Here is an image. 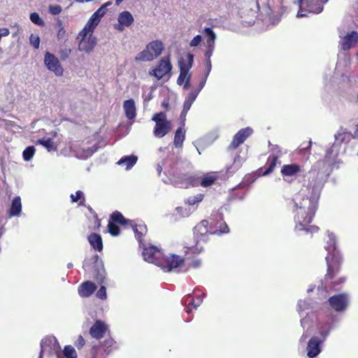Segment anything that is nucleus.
Masks as SVG:
<instances>
[{"instance_id": "1", "label": "nucleus", "mask_w": 358, "mask_h": 358, "mask_svg": "<svg viewBox=\"0 0 358 358\" xmlns=\"http://www.w3.org/2000/svg\"><path fill=\"white\" fill-rule=\"evenodd\" d=\"M321 180H307L295 194L292 201L294 203L295 228L311 234L317 233L320 228L310 225L315 215L319 206V199L323 188Z\"/></svg>"}, {"instance_id": "2", "label": "nucleus", "mask_w": 358, "mask_h": 358, "mask_svg": "<svg viewBox=\"0 0 358 358\" xmlns=\"http://www.w3.org/2000/svg\"><path fill=\"white\" fill-rule=\"evenodd\" d=\"M184 258H181L176 255H165L160 249L158 248V267H160L164 271L169 272L173 268L183 264L184 261H189L188 266L192 268H198L201 266V260L197 258V256L203 252V248L199 245V241H197L196 245L190 241H185L184 245Z\"/></svg>"}, {"instance_id": "3", "label": "nucleus", "mask_w": 358, "mask_h": 358, "mask_svg": "<svg viewBox=\"0 0 358 358\" xmlns=\"http://www.w3.org/2000/svg\"><path fill=\"white\" fill-rule=\"evenodd\" d=\"M327 266V273L324 275V280L329 283L331 288H334L340 285L343 284L346 278L339 276L341 269L343 258L338 250L336 249L335 245H333L331 254H329L325 257Z\"/></svg>"}, {"instance_id": "4", "label": "nucleus", "mask_w": 358, "mask_h": 358, "mask_svg": "<svg viewBox=\"0 0 358 358\" xmlns=\"http://www.w3.org/2000/svg\"><path fill=\"white\" fill-rule=\"evenodd\" d=\"M117 224L123 227H131L136 239L138 241L140 244L142 243L143 236L147 230L145 225H137L133 220L126 219L120 211L115 210L110 214L108 224V232L113 236H117L120 233Z\"/></svg>"}, {"instance_id": "5", "label": "nucleus", "mask_w": 358, "mask_h": 358, "mask_svg": "<svg viewBox=\"0 0 358 358\" xmlns=\"http://www.w3.org/2000/svg\"><path fill=\"white\" fill-rule=\"evenodd\" d=\"M328 0H298V17H307L309 13L319 14L322 12L324 5Z\"/></svg>"}, {"instance_id": "6", "label": "nucleus", "mask_w": 358, "mask_h": 358, "mask_svg": "<svg viewBox=\"0 0 358 358\" xmlns=\"http://www.w3.org/2000/svg\"><path fill=\"white\" fill-rule=\"evenodd\" d=\"M194 61V55L191 53H187L186 59H182L179 61L180 74L177 80L178 85H181L184 83L185 89L189 87L190 81V75L189 71L192 68Z\"/></svg>"}, {"instance_id": "7", "label": "nucleus", "mask_w": 358, "mask_h": 358, "mask_svg": "<svg viewBox=\"0 0 358 358\" xmlns=\"http://www.w3.org/2000/svg\"><path fill=\"white\" fill-rule=\"evenodd\" d=\"M307 170L305 164H284L281 167L280 173L283 177L287 178H306L307 173L310 172Z\"/></svg>"}, {"instance_id": "8", "label": "nucleus", "mask_w": 358, "mask_h": 358, "mask_svg": "<svg viewBox=\"0 0 358 358\" xmlns=\"http://www.w3.org/2000/svg\"><path fill=\"white\" fill-rule=\"evenodd\" d=\"M210 234L221 235L229 232V228L224 221L222 216L215 215L209 219Z\"/></svg>"}, {"instance_id": "9", "label": "nucleus", "mask_w": 358, "mask_h": 358, "mask_svg": "<svg viewBox=\"0 0 358 358\" xmlns=\"http://www.w3.org/2000/svg\"><path fill=\"white\" fill-rule=\"evenodd\" d=\"M107 338L101 342L99 345H93L91 347L90 355V358H96L97 355L99 354V352L101 350V347L103 348V350L106 355L110 354L113 350L117 349L116 346V342L111 337L110 333L109 335H106Z\"/></svg>"}, {"instance_id": "10", "label": "nucleus", "mask_w": 358, "mask_h": 358, "mask_svg": "<svg viewBox=\"0 0 358 358\" xmlns=\"http://www.w3.org/2000/svg\"><path fill=\"white\" fill-rule=\"evenodd\" d=\"M110 333L109 326L101 320H96L89 329L92 338L100 341Z\"/></svg>"}, {"instance_id": "11", "label": "nucleus", "mask_w": 358, "mask_h": 358, "mask_svg": "<svg viewBox=\"0 0 358 358\" xmlns=\"http://www.w3.org/2000/svg\"><path fill=\"white\" fill-rule=\"evenodd\" d=\"M328 303L335 311L342 312L348 306L349 296L346 293L336 294L329 298Z\"/></svg>"}, {"instance_id": "12", "label": "nucleus", "mask_w": 358, "mask_h": 358, "mask_svg": "<svg viewBox=\"0 0 358 358\" xmlns=\"http://www.w3.org/2000/svg\"><path fill=\"white\" fill-rule=\"evenodd\" d=\"M44 63L47 69L53 72L57 76H62L64 69L57 57L55 55L47 52L44 56Z\"/></svg>"}, {"instance_id": "13", "label": "nucleus", "mask_w": 358, "mask_h": 358, "mask_svg": "<svg viewBox=\"0 0 358 358\" xmlns=\"http://www.w3.org/2000/svg\"><path fill=\"white\" fill-rule=\"evenodd\" d=\"M93 260L94 262L92 268L93 278L99 284L101 285L105 282L106 279V271L103 264L98 255L93 256Z\"/></svg>"}, {"instance_id": "14", "label": "nucleus", "mask_w": 358, "mask_h": 358, "mask_svg": "<svg viewBox=\"0 0 358 358\" xmlns=\"http://www.w3.org/2000/svg\"><path fill=\"white\" fill-rule=\"evenodd\" d=\"M104 15L105 10H103V8H99L96 11H95L82 29L83 35L85 36H87L88 33L92 34L96 27L100 22L101 18Z\"/></svg>"}, {"instance_id": "15", "label": "nucleus", "mask_w": 358, "mask_h": 358, "mask_svg": "<svg viewBox=\"0 0 358 358\" xmlns=\"http://www.w3.org/2000/svg\"><path fill=\"white\" fill-rule=\"evenodd\" d=\"M252 134V129L246 127L240 129L233 137L231 143L229 145L227 150H236L239 145L243 144L245 141Z\"/></svg>"}, {"instance_id": "16", "label": "nucleus", "mask_w": 358, "mask_h": 358, "mask_svg": "<svg viewBox=\"0 0 358 358\" xmlns=\"http://www.w3.org/2000/svg\"><path fill=\"white\" fill-rule=\"evenodd\" d=\"M210 234L209 221L208 220H203L194 227V241H190L192 244L196 245L197 241L201 242L202 238L206 235Z\"/></svg>"}, {"instance_id": "17", "label": "nucleus", "mask_w": 358, "mask_h": 358, "mask_svg": "<svg viewBox=\"0 0 358 358\" xmlns=\"http://www.w3.org/2000/svg\"><path fill=\"white\" fill-rule=\"evenodd\" d=\"M157 57V41L150 43L145 50L135 57L136 61H152Z\"/></svg>"}, {"instance_id": "18", "label": "nucleus", "mask_w": 358, "mask_h": 358, "mask_svg": "<svg viewBox=\"0 0 358 358\" xmlns=\"http://www.w3.org/2000/svg\"><path fill=\"white\" fill-rule=\"evenodd\" d=\"M41 350L43 352H57L60 350V346L57 338L53 336H48L43 338L40 343Z\"/></svg>"}, {"instance_id": "19", "label": "nucleus", "mask_w": 358, "mask_h": 358, "mask_svg": "<svg viewBox=\"0 0 358 358\" xmlns=\"http://www.w3.org/2000/svg\"><path fill=\"white\" fill-rule=\"evenodd\" d=\"M88 34H90L88 38H87V36H84L82 34V30L78 34V36L81 37V40L78 45V50L87 53L91 52L97 43L96 37L92 36V34L88 33Z\"/></svg>"}, {"instance_id": "20", "label": "nucleus", "mask_w": 358, "mask_h": 358, "mask_svg": "<svg viewBox=\"0 0 358 358\" xmlns=\"http://www.w3.org/2000/svg\"><path fill=\"white\" fill-rule=\"evenodd\" d=\"M171 70L169 56L162 58L158 64V80L163 78L168 80L171 76Z\"/></svg>"}, {"instance_id": "21", "label": "nucleus", "mask_w": 358, "mask_h": 358, "mask_svg": "<svg viewBox=\"0 0 358 358\" xmlns=\"http://www.w3.org/2000/svg\"><path fill=\"white\" fill-rule=\"evenodd\" d=\"M358 43V33L356 31H352L345 35L340 41L339 44L341 50L346 51L354 48Z\"/></svg>"}, {"instance_id": "22", "label": "nucleus", "mask_w": 358, "mask_h": 358, "mask_svg": "<svg viewBox=\"0 0 358 358\" xmlns=\"http://www.w3.org/2000/svg\"><path fill=\"white\" fill-rule=\"evenodd\" d=\"M322 341L323 340H320L316 336H313L309 340L306 348L307 356L309 358H314L320 353Z\"/></svg>"}, {"instance_id": "23", "label": "nucleus", "mask_w": 358, "mask_h": 358, "mask_svg": "<svg viewBox=\"0 0 358 358\" xmlns=\"http://www.w3.org/2000/svg\"><path fill=\"white\" fill-rule=\"evenodd\" d=\"M97 286L92 281L87 280L81 283L78 288V292L81 298L90 297L96 290Z\"/></svg>"}, {"instance_id": "24", "label": "nucleus", "mask_w": 358, "mask_h": 358, "mask_svg": "<svg viewBox=\"0 0 358 358\" xmlns=\"http://www.w3.org/2000/svg\"><path fill=\"white\" fill-rule=\"evenodd\" d=\"M134 21L133 15L129 11H123L118 16V30L123 31L124 27H129Z\"/></svg>"}, {"instance_id": "25", "label": "nucleus", "mask_w": 358, "mask_h": 358, "mask_svg": "<svg viewBox=\"0 0 358 358\" xmlns=\"http://www.w3.org/2000/svg\"><path fill=\"white\" fill-rule=\"evenodd\" d=\"M202 301L200 296H198L195 300L191 294H188L182 299V303L187 306L185 308L186 313H190L193 309H196L201 303Z\"/></svg>"}, {"instance_id": "26", "label": "nucleus", "mask_w": 358, "mask_h": 358, "mask_svg": "<svg viewBox=\"0 0 358 358\" xmlns=\"http://www.w3.org/2000/svg\"><path fill=\"white\" fill-rule=\"evenodd\" d=\"M123 108L125 116L128 120H133L136 115V108L135 101L132 99L124 101L123 103Z\"/></svg>"}, {"instance_id": "27", "label": "nucleus", "mask_w": 358, "mask_h": 358, "mask_svg": "<svg viewBox=\"0 0 358 358\" xmlns=\"http://www.w3.org/2000/svg\"><path fill=\"white\" fill-rule=\"evenodd\" d=\"M280 152V150H278V153L276 155L272 154L268 156L266 162V164H268V167L266 168L265 170L262 172L263 176H266L273 171L275 167L276 166V164L278 163Z\"/></svg>"}, {"instance_id": "28", "label": "nucleus", "mask_w": 358, "mask_h": 358, "mask_svg": "<svg viewBox=\"0 0 358 358\" xmlns=\"http://www.w3.org/2000/svg\"><path fill=\"white\" fill-rule=\"evenodd\" d=\"M87 240L94 250L98 252H101L103 250V241L101 235L96 233H92L88 236Z\"/></svg>"}, {"instance_id": "29", "label": "nucleus", "mask_w": 358, "mask_h": 358, "mask_svg": "<svg viewBox=\"0 0 358 358\" xmlns=\"http://www.w3.org/2000/svg\"><path fill=\"white\" fill-rule=\"evenodd\" d=\"M138 157L134 155L122 157L117 164L126 170L131 169L137 162Z\"/></svg>"}, {"instance_id": "30", "label": "nucleus", "mask_w": 358, "mask_h": 358, "mask_svg": "<svg viewBox=\"0 0 358 358\" xmlns=\"http://www.w3.org/2000/svg\"><path fill=\"white\" fill-rule=\"evenodd\" d=\"M157 247L152 245L148 248H144L143 251V256L145 261L157 264Z\"/></svg>"}, {"instance_id": "31", "label": "nucleus", "mask_w": 358, "mask_h": 358, "mask_svg": "<svg viewBox=\"0 0 358 358\" xmlns=\"http://www.w3.org/2000/svg\"><path fill=\"white\" fill-rule=\"evenodd\" d=\"M173 125L171 121L158 120V137L162 138L169 134L172 129Z\"/></svg>"}, {"instance_id": "32", "label": "nucleus", "mask_w": 358, "mask_h": 358, "mask_svg": "<svg viewBox=\"0 0 358 358\" xmlns=\"http://www.w3.org/2000/svg\"><path fill=\"white\" fill-rule=\"evenodd\" d=\"M97 150L98 147L96 145H93L87 148H80L76 150V155L78 157L85 159L92 156Z\"/></svg>"}, {"instance_id": "33", "label": "nucleus", "mask_w": 358, "mask_h": 358, "mask_svg": "<svg viewBox=\"0 0 358 358\" xmlns=\"http://www.w3.org/2000/svg\"><path fill=\"white\" fill-rule=\"evenodd\" d=\"M22 211L21 199L20 196H16L12 201L10 208L9 209V216H18Z\"/></svg>"}, {"instance_id": "34", "label": "nucleus", "mask_w": 358, "mask_h": 358, "mask_svg": "<svg viewBox=\"0 0 358 358\" xmlns=\"http://www.w3.org/2000/svg\"><path fill=\"white\" fill-rule=\"evenodd\" d=\"M155 89L156 87L155 85H152L148 88H143V97L145 105H146L151 99L154 98V92Z\"/></svg>"}, {"instance_id": "35", "label": "nucleus", "mask_w": 358, "mask_h": 358, "mask_svg": "<svg viewBox=\"0 0 358 358\" xmlns=\"http://www.w3.org/2000/svg\"><path fill=\"white\" fill-rule=\"evenodd\" d=\"M185 138V131L181 127H179L174 136V144L176 147L181 146Z\"/></svg>"}, {"instance_id": "36", "label": "nucleus", "mask_w": 358, "mask_h": 358, "mask_svg": "<svg viewBox=\"0 0 358 358\" xmlns=\"http://www.w3.org/2000/svg\"><path fill=\"white\" fill-rule=\"evenodd\" d=\"M203 32L207 37L206 43L208 46H214L215 34L213 30L210 27H206L204 29Z\"/></svg>"}, {"instance_id": "37", "label": "nucleus", "mask_w": 358, "mask_h": 358, "mask_svg": "<svg viewBox=\"0 0 358 358\" xmlns=\"http://www.w3.org/2000/svg\"><path fill=\"white\" fill-rule=\"evenodd\" d=\"M37 143L45 148L48 151L56 150L57 149L53 140L51 138L39 139Z\"/></svg>"}, {"instance_id": "38", "label": "nucleus", "mask_w": 358, "mask_h": 358, "mask_svg": "<svg viewBox=\"0 0 358 358\" xmlns=\"http://www.w3.org/2000/svg\"><path fill=\"white\" fill-rule=\"evenodd\" d=\"M55 28L57 29V38L59 40H63L66 38V34L64 27L62 25V22L58 20L54 25Z\"/></svg>"}, {"instance_id": "39", "label": "nucleus", "mask_w": 358, "mask_h": 358, "mask_svg": "<svg viewBox=\"0 0 358 358\" xmlns=\"http://www.w3.org/2000/svg\"><path fill=\"white\" fill-rule=\"evenodd\" d=\"M36 149L34 146L30 145L27 147L22 152V157L24 160L26 162L30 161L33 158Z\"/></svg>"}, {"instance_id": "40", "label": "nucleus", "mask_w": 358, "mask_h": 358, "mask_svg": "<svg viewBox=\"0 0 358 358\" xmlns=\"http://www.w3.org/2000/svg\"><path fill=\"white\" fill-rule=\"evenodd\" d=\"M204 198L203 194H198L196 196H189L185 201V203L189 206H194L201 202Z\"/></svg>"}, {"instance_id": "41", "label": "nucleus", "mask_w": 358, "mask_h": 358, "mask_svg": "<svg viewBox=\"0 0 358 358\" xmlns=\"http://www.w3.org/2000/svg\"><path fill=\"white\" fill-rule=\"evenodd\" d=\"M215 182V180H190L189 185L193 187L202 186L203 187H208L213 185Z\"/></svg>"}, {"instance_id": "42", "label": "nucleus", "mask_w": 358, "mask_h": 358, "mask_svg": "<svg viewBox=\"0 0 358 358\" xmlns=\"http://www.w3.org/2000/svg\"><path fill=\"white\" fill-rule=\"evenodd\" d=\"M63 353L65 358H77V352L71 345H66Z\"/></svg>"}, {"instance_id": "43", "label": "nucleus", "mask_w": 358, "mask_h": 358, "mask_svg": "<svg viewBox=\"0 0 358 358\" xmlns=\"http://www.w3.org/2000/svg\"><path fill=\"white\" fill-rule=\"evenodd\" d=\"M31 21L38 26H44L45 23L43 19L39 16L37 13H32L30 15Z\"/></svg>"}, {"instance_id": "44", "label": "nucleus", "mask_w": 358, "mask_h": 358, "mask_svg": "<svg viewBox=\"0 0 358 358\" xmlns=\"http://www.w3.org/2000/svg\"><path fill=\"white\" fill-rule=\"evenodd\" d=\"M96 296L101 300H106L107 298L106 288L105 286L101 285L99 289L96 292Z\"/></svg>"}, {"instance_id": "45", "label": "nucleus", "mask_w": 358, "mask_h": 358, "mask_svg": "<svg viewBox=\"0 0 358 358\" xmlns=\"http://www.w3.org/2000/svg\"><path fill=\"white\" fill-rule=\"evenodd\" d=\"M31 45L38 49L40 45V38L37 35L31 34L29 38Z\"/></svg>"}, {"instance_id": "46", "label": "nucleus", "mask_w": 358, "mask_h": 358, "mask_svg": "<svg viewBox=\"0 0 358 358\" xmlns=\"http://www.w3.org/2000/svg\"><path fill=\"white\" fill-rule=\"evenodd\" d=\"M71 53V49L66 48H65L64 49H61L59 51V57L62 60L66 59L69 57Z\"/></svg>"}, {"instance_id": "47", "label": "nucleus", "mask_w": 358, "mask_h": 358, "mask_svg": "<svg viewBox=\"0 0 358 358\" xmlns=\"http://www.w3.org/2000/svg\"><path fill=\"white\" fill-rule=\"evenodd\" d=\"M75 346L77 348L78 350L82 349L84 345H85V339L83 338V336L80 335L76 341L74 343Z\"/></svg>"}, {"instance_id": "48", "label": "nucleus", "mask_w": 358, "mask_h": 358, "mask_svg": "<svg viewBox=\"0 0 358 358\" xmlns=\"http://www.w3.org/2000/svg\"><path fill=\"white\" fill-rule=\"evenodd\" d=\"M62 7L59 5L50 6L49 11L52 15H56L62 12Z\"/></svg>"}, {"instance_id": "49", "label": "nucleus", "mask_w": 358, "mask_h": 358, "mask_svg": "<svg viewBox=\"0 0 358 358\" xmlns=\"http://www.w3.org/2000/svg\"><path fill=\"white\" fill-rule=\"evenodd\" d=\"M202 41V38L200 35H196L193 38V39L190 41V46L191 47H196L199 45Z\"/></svg>"}, {"instance_id": "50", "label": "nucleus", "mask_w": 358, "mask_h": 358, "mask_svg": "<svg viewBox=\"0 0 358 358\" xmlns=\"http://www.w3.org/2000/svg\"><path fill=\"white\" fill-rule=\"evenodd\" d=\"M83 192L80 190L77 191L75 194H71V198L73 202H77L83 197Z\"/></svg>"}, {"instance_id": "51", "label": "nucleus", "mask_w": 358, "mask_h": 358, "mask_svg": "<svg viewBox=\"0 0 358 358\" xmlns=\"http://www.w3.org/2000/svg\"><path fill=\"white\" fill-rule=\"evenodd\" d=\"M214 46H208V49L205 52L206 61H210V57L213 55Z\"/></svg>"}, {"instance_id": "52", "label": "nucleus", "mask_w": 358, "mask_h": 358, "mask_svg": "<svg viewBox=\"0 0 358 358\" xmlns=\"http://www.w3.org/2000/svg\"><path fill=\"white\" fill-rule=\"evenodd\" d=\"M218 178H220V176H218L217 173H211L207 174L206 176H203V177L198 178L197 179L210 180V179H217Z\"/></svg>"}, {"instance_id": "53", "label": "nucleus", "mask_w": 358, "mask_h": 358, "mask_svg": "<svg viewBox=\"0 0 358 358\" xmlns=\"http://www.w3.org/2000/svg\"><path fill=\"white\" fill-rule=\"evenodd\" d=\"M198 94L199 93L197 92H192V93L189 94V95L186 101H189V102H191L192 103L194 102V101L196 99Z\"/></svg>"}, {"instance_id": "54", "label": "nucleus", "mask_w": 358, "mask_h": 358, "mask_svg": "<svg viewBox=\"0 0 358 358\" xmlns=\"http://www.w3.org/2000/svg\"><path fill=\"white\" fill-rule=\"evenodd\" d=\"M206 74L204 76L208 77L210 72L212 66H211V61H206Z\"/></svg>"}, {"instance_id": "55", "label": "nucleus", "mask_w": 358, "mask_h": 358, "mask_svg": "<svg viewBox=\"0 0 358 358\" xmlns=\"http://www.w3.org/2000/svg\"><path fill=\"white\" fill-rule=\"evenodd\" d=\"M206 79H207V77L206 76H204V78H203V80L200 82L199 86H198V88H197V90L196 92L198 93H199V92L203 89V87H204L205 84H206Z\"/></svg>"}, {"instance_id": "56", "label": "nucleus", "mask_w": 358, "mask_h": 358, "mask_svg": "<svg viewBox=\"0 0 358 358\" xmlns=\"http://www.w3.org/2000/svg\"><path fill=\"white\" fill-rule=\"evenodd\" d=\"M162 106L164 108L165 110H168L169 108V99H165L162 103Z\"/></svg>"}, {"instance_id": "57", "label": "nucleus", "mask_w": 358, "mask_h": 358, "mask_svg": "<svg viewBox=\"0 0 358 358\" xmlns=\"http://www.w3.org/2000/svg\"><path fill=\"white\" fill-rule=\"evenodd\" d=\"M159 117L160 121H166V115L164 112L158 113V117Z\"/></svg>"}, {"instance_id": "58", "label": "nucleus", "mask_w": 358, "mask_h": 358, "mask_svg": "<svg viewBox=\"0 0 358 358\" xmlns=\"http://www.w3.org/2000/svg\"><path fill=\"white\" fill-rule=\"evenodd\" d=\"M192 105V103L189 101H185L184 103V108L183 110H188Z\"/></svg>"}, {"instance_id": "59", "label": "nucleus", "mask_w": 358, "mask_h": 358, "mask_svg": "<svg viewBox=\"0 0 358 358\" xmlns=\"http://www.w3.org/2000/svg\"><path fill=\"white\" fill-rule=\"evenodd\" d=\"M163 49H164V48H163V44H162V43L158 41V52H157L158 56H159V55H161L162 50Z\"/></svg>"}, {"instance_id": "60", "label": "nucleus", "mask_w": 358, "mask_h": 358, "mask_svg": "<svg viewBox=\"0 0 358 358\" xmlns=\"http://www.w3.org/2000/svg\"><path fill=\"white\" fill-rule=\"evenodd\" d=\"M329 329L327 331H320L322 337L323 338V340H324L325 338L327 336V335L329 334Z\"/></svg>"}, {"instance_id": "61", "label": "nucleus", "mask_w": 358, "mask_h": 358, "mask_svg": "<svg viewBox=\"0 0 358 358\" xmlns=\"http://www.w3.org/2000/svg\"><path fill=\"white\" fill-rule=\"evenodd\" d=\"M95 219H96V225L97 227V229H99V227L101 226V220L99 219L96 213H95Z\"/></svg>"}, {"instance_id": "62", "label": "nucleus", "mask_w": 358, "mask_h": 358, "mask_svg": "<svg viewBox=\"0 0 358 358\" xmlns=\"http://www.w3.org/2000/svg\"><path fill=\"white\" fill-rule=\"evenodd\" d=\"M111 4H112V2L108 1V2L105 3L104 4H103L100 8H103V10L106 11V7Z\"/></svg>"}, {"instance_id": "63", "label": "nucleus", "mask_w": 358, "mask_h": 358, "mask_svg": "<svg viewBox=\"0 0 358 358\" xmlns=\"http://www.w3.org/2000/svg\"><path fill=\"white\" fill-rule=\"evenodd\" d=\"M150 74L157 77V67L153 68L150 71Z\"/></svg>"}, {"instance_id": "64", "label": "nucleus", "mask_w": 358, "mask_h": 358, "mask_svg": "<svg viewBox=\"0 0 358 358\" xmlns=\"http://www.w3.org/2000/svg\"><path fill=\"white\" fill-rule=\"evenodd\" d=\"M245 185L246 184L243 181H242L236 187L234 188V189H236L238 187L241 189L244 188Z\"/></svg>"}]
</instances>
